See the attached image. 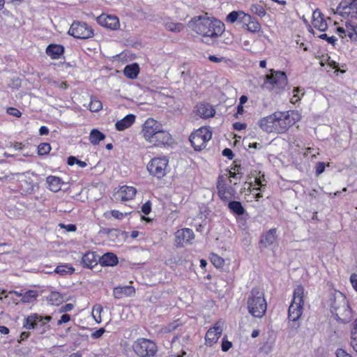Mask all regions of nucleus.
Wrapping results in <instances>:
<instances>
[{"label":"nucleus","mask_w":357,"mask_h":357,"mask_svg":"<svg viewBox=\"0 0 357 357\" xmlns=\"http://www.w3.org/2000/svg\"><path fill=\"white\" fill-rule=\"evenodd\" d=\"M189 26L197 33L203 37L205 43L220 36L225 31V24L220 20L208 15L195 17L190 22Z\"/></svg>","instance_id":"f257e3e1"},{"label":"nucleus","mask_w":357,"mask_h":357,"mask_svg":"<svg viewBox=\"0 0 357 357\" xmlns=\"http://www.w3.org/2000/svg\"><path fill=\"white\" fill-rule=\"evenodd\" d=\"M141 133L144 140L153 146L166 144L172 139L171 135L164 130L162 123L152 118L145 121Z\"/></svg>","instance_id":"f03ea898"},{"label":"nucleus","mask_w":357,"mask_h":357,"mask_svg":"<svg viewBox=\"0 0 357 357\" xmlns=\"http://www.w3.org/2000/svg\"><path fill=\"white\" fill-rule=\"evenodd\" d=\"M247 307L248 312L255 317H262L267 308L264 291L260 288H254L248 297Z\"/></svg>","instance_id":"7ed1b4c3"},{"label":"nucleus","mask_w":357,"mask_h":357,"mask_svg":"<svg viewBox=\"0 0 357 357\" xmlns=\"http://www.w3.org/2000/svg\"><path fill=\"white\" fill-rule=\"evenodd\" d=\"M282 112H275L260 120L259 127L266 132L284 133L287 130V124Z\"/></svg>","instance_id":"20e7f679"},{"label":"nucleus","mask_w":357,"mask_h":357,"mask_svg":"<svg viewBox=\"0 0 357 357\" xmlns=\"http://www.w3.org/2000/svg\"><path fill=\"white\" fill-rule=\"evenodd\" d=\"M332 313L337 319L342 321H348L351 317V310L346 297L340 292L334 296L331 304Z\"/></svg>","instance_id":"39448f33"},{"label":"nucleus","mask_w":357,"mask_h":357,"mask_svg":"<svg viewBox=\"0 0 357 357\" xmlns=\"http://www.w3.org/2000/svg\"><path fill=\"white\" fill-rule=\"evenodd\" d=\"M304 288L298 285L294 291L292 302L289 307V319L293 321H297L303 313Z\"/></svg>","instance_id":"423d86ee"},{"label":"nucleus","mask_w":357,"mask_h":357,"mask_svg":"<svg viewBox=\"0 0 357 357\" xmlns=\"http://www.w3.org/2000/svg\"><path fill=\"white\" fill-rule=\"evenodd\" d=\"M212 132L207 127H202L190 136L191 145L195 151H200L206 147L208 142L211 139Z\"/></svg>","instance_id":"0eeeda50"},{"label":"nucleus","mask_w":357,"mask_h":357,"mask_svg":"<svg viewBox=\"0 0 357 357\" xmlns=\"http://www.w3.org/2000/svg\"><path fill=\"white\" fill-rule=\"evenodd\" d=\"M135 353L140 357L153 356L157 351L155 344L146 338H139L132 344Z\"/></svg>","instance_id":"6e6552de"},{"label":"nucleus","mask_w":357,"mask_h":357,"mask_svg":"<svg viewBox=\"0 0 357 357\" xmlns=\"http://www.w3.org/2000/svg\"><path fill=\"white\" fill-rule=\"evenodd\" d=\"M168 164L165 157L154 158L148 163L147 170L151 175L161 178L167 173Z\"/></svg>","instance_id":"1a4fd4ad"},{"label":"nucleus","mask_w":357,"mask_h":357,"mask_svg":"<svg viewBox=\"0 0 357 357\" xmlns=\"http://www.w3.org/2000/svg\"><path fill=\"white\" fill-rule=\"evenodd\" d=\"M287 84V78L284 72L271 70V73L266 76L264 86L268 89H283Z\"/></svg>","instance_id":"9d476101"},{"label":"nucleus","mask_w":357,"mask_h":357,"mask_svg":"<svg viewBox=\"0 0 357 357\" xmlns=\"http://www.w3.org/2000/svg\"><path fill=\"white\" fill-rule=\"evenodd\" d=\"M70 35L79 39H88L93 36L92 28L85 22H74L68 31Z\"/></svg>","instance_id":"9b49d317"},{"label":"nucleus","mask_w":357,"mask_h":357,"mask_svg":"<svg viewBox=\"0 0 357 357\" xmlns=\"http://www.w3.org/2000/svg\"><path fill=\"white\" fill-rule=\"evenodd\" d=\"M335 25H337L336 33L342 38L348 37L351 40H357V24L345 21L340 24L335 22Z\"/></svg>","instance_id":"f8f14e48"},{"label":"nucleus","mask_w":357,"mask_h":357,"mask_svg":"<svg viewBox=\"0 0 357 357\" xmlns=\"http://www.w3.org/2000/svg\"><path fill=\"white\" fill-rule=\"evenodd\" d=\"M334 13L344 17L351 16L357 19V0H342Z\"/></svg>","instance_id":"ddd939ff"},{"label":"nucleus","mask_w":357,"mask_h":357,"mask_svg":"<svg viewBox=\"0 0 357 357\" xmlns=\"http://www.w3.org/2000/svg\"><path fill=\"white\" fill-rule=\"evenodd\" d=\"M225 326V322L222 320H219L216 322L214 327L210 328L205 336L206 342L207 344L212 346L215 344L220 336L221 335Z\"/></svg>","instance_id":"4468645a"},{"label":"nucleus","mask_w":357,"mask_h":357,"mask_svg":"<svg viewBox=\"0 0 357 357\" xmlns=\"http://www.w3.org/2000/svg\"><path fill=\"white\" fill-rule=\"evenodd\" d=\"M137 190L132 186H121L114 195V199L119 202H126L134 198Z\"/></svg>","instance_id":"2eb2a0df"},{"label":"nucleus","mask_w":357,"mask_h":357,"mask_svg":"<svg viewBox=\"0 0 357 357\" xmlns=\"http://www.w3.org/2000/svg\"><path fill=\"white\" fill-rule=\"evenodd\" d=\"M98 23L111 30H117L120 27L119 18L114 15H100L97 17Z\"/></svg>","instance_id":"dca6fc26"},{"label":"nucleus","mask_w":357,"mask_h":357,"mask_svg":"<svg viewBox=\"0 0 357 357\" xmlns=\"http://www.w3.org/2000/svg\"><path fill=\"white\" fill-rule=\"evenodd\" d=\"M51 319L50 317H42L37 314H33L28 317L24 323V327L26 329H34L38 328V326H43Z\"/></svg>","instance_id":"f3484780"},{"label":"nucleus","mask_w":357,"mask_h":357,"mask_svg":"<svg viewBox=\"0 0 357 357\" xmlns=\"http://www.w3.org/2000/svg\"><path fill=\"white\" fill-rule=\"evenodd\" d=\"M175 242L177 245H183L184 244L191 243L194 239L195 235L192 229L185 228L178 230L175 234Z\"/></svg>","instance_id":"a211bd4d"},{"label":"nucleus","mask_w":357,"mask_h":357,"mask_svg":"<svg viewBox=\"0 0 357 357\" xmlns=\"http://www.w3.org/2000/svg\"><path fill=\"white\" fill-rule=\"evenodd\" d=\"M196 114L202 119H208L213 117L215 114V110L208 103L201 102L196 105L195 110Z\"/></svg>","instance_id":"6ab92c4d"},{"label":"nucleus","mask_w":357,"mask_h":357,"mask_svg":"<svg viewBox=\"0 0 357 357\" xmlns=\"http://www.w3.org/2000/svg\"><path fill=\"white\" fill-rule=\"evenodd\" d=\"M135 294V289L130 285L116 287L113 289V296L115 298L121 299L125 297H132Z\"/></svg>","instance_id":"aec40b11"},{"label":"nucleus","mask_w":357,"mask_h":357,"mask_svg":"<svg viewBox=\"0 0 357 357\" xmlns=\"http://www.w3.org/2000/svg\"><path fill=\"white\" fill-rule=\"evenodd\" d=\"M277 238V229L275 228H273L261 236L260 244L264 248H268L273 245V243L276 242Z\"/></svg>","instance_id":"412c9836"},{"label":"nucleus","mask_w":357,"mask_h":357,"mask_svg":"<svg viewBox=\"0 0 357 357\" xmlns=\"http://www.w3.org/2000/svg\"><path fill=\"white\" fill-rule=\"evenodd\" d=\"M99 256L93 252H87L82 259V264L84 267L92 268L96 266L99 261Z\"/></svg>","instance_id":"4be33fe9"},{"label":"nucleus","mask_w":357,"mask_h":357,"mask_svg":"<svg viewBox=\"0 0 357 357\" xmlns=\"http://www.w3.org/2000/svg\"><path fill=\"white\" fill-rule=\"evenodd\" d=\"M312 25L321 31L327 29V24L323 17L322 13L319 10H315L312 14Z\"/></svg>","instance_id":"5701e85b"},{"label":"nucleus","mask_w":357,"mask_h":357,"mask_svg":"<svg viewBox=\"0 0 357 357\" xmlns=\"http://www.w3.org/2000/svg\"><path fill=\"white\" fill-rule=\"evenodd\" d=\"M135 121V116L133 114H128L123 119L118 121L115 123V127L117 130L123 131L130 128Z\"/></svg>","instance_id":"b1692460"},{"label":"nucleus","mask_w":357,"mask_h":357,"mask_svg":"<svg viewBox=\"0 0 357 357\" xmlns=\"http://www.w3.org/2000/svg\"><path fill=\"white\" fill-rule=\"evenodd\" d=\"M282 113L284 120H286V123L287 124V128L301 119V114L298 111L293 110Z\"/></svg>","instance_id":"393cba45"},{"label":"nucleus","mask_w":357,"mask_h":357,"mask_svg":"<svg viewBox=\"0 0 357 357\" xmlns=\"http://www.w3.org/2000/svg\"><path fill=\"white\" fill-rule=\"evenodd\" d=\"M248 20H249V15L242 11H232L227 16L226 18L227 22L230 23H234L237 20H239L241 23L246 22Z\"/></svg>","instance_id":"a878e982"},{"label":"nucleus","mask_w":357,"mask_h":357,"mask_svg":"<svg viewBox=\"0 0 357 357\" xmlns=\"http://www.w3.org/2000/svg\"><path fill=\"white\" fill-rule=\"evenodd\" d=\"M99 263L101 266H113L118 263V258L114 253L107 252L99 259Z\"/></svg>","instance_id":"bb28decb"},{"label":"nucleus","mask_w":357,"mask_h":357,"mask_svg":"<svg viewBox=\"0 0 357 357\" xmlns=\"http://www.w3.org/2000/svg\"><path fill=\"white\" fill-rule=\"evenodd\" d=\"M47 183L50 190L57 192L61 190L63 182L61 178L54 176H49L46 178Z\"/></svg>","instance_id":"cd10ccee"},{"label":"nucleus","mask_w":357,"mask_h":357,"mask_svg":"<svg viewBox=\"0 0 357 357\" xmlns=\"http://www.w3.org/2000/svg\"><path fill=\"white\" fill-rule=\"evenodd\" d=\"M63 52V47L59 45L51 44L46 49V53L52 59H59Z\"/></svg>","instance_id":"c85d7f7f"},{"label":"nucleus","mask_w":357,"mask_h":357,"mask_svg":"<svg viewBox=\"0 0 357 357\" xmlns=\"http://www.w3.org/2000/svg\"><path fill=\"white\" fill-rule=\"evenodd\" d=\"M243 26H246V29L252 33L258 32L261 29L260 24L255 19H253L249 15V20L246 22H242Z\"/></svg>","instance_id":"c756f323"},{"label":"nucleus","mask_w":357,"mask_h":357,"mask_svg":"<svg viewBox=\"0 0 357 357\" xmlns=\"http://www.w3.org/2000/svg\"><path fill=\"white\" fill-rule=\"evenodd\" d=\"M139 71V68L138 65L135 63L126 66L124 68L123 73L127 77L130 79H135L137 77Z\"/></svg>","instance_id":"7c9ffc66"},{"label":"nucleus","mask_w":357,"mask_h":357,"mask_svg":"<svg viewBox=\"0 0 357 357\" xmlns=\"http://www.w3.org/2000/svg\"><path fill=\"white\" fill-rule=\"evenodd\" d=\"M163 25L168 31L172 32L178 33L183 29V24L181 23H176L169 20L163 21Z\"/></svg>","instance_id":"2f4dec72"},{"label":"nucleus","mask_w":357,"mask_h":357,"mask_svg":"<svg viewBox=\"0 0 357 357\" xmlns=\"http://www.w3.org/2000/svg\"><path fill=\"white\" fill-rule=\"evenodd\" d=\"M218 188V195L222 199H229L233 197L234 194V191L233 189H229L226 190L225 186L223 185H222L220 183H219Z\"/></svg>","instance_id":"473e14b6"},{"label":"nucleus","mask_w":357,"mask_h":357,"mask_svg":"<svg viewBox=\"0 0 357 357\" xmlns=\"http://www.w3.org/2000/svg\"><path fill=\"white\" fill-rule=\"evenodd\" d=\"M38 294L35 290H29L24 293L21 301L24 303H30L36 301Z\"/></svg>","instance_id":"72a5a7b5"},{"label":"nucleus","mask_w":357,"mask_h":357,"mask_svg":"<svg viewBox=\"0 0 357 357\" xmlns=\"http://www.w3.org/2000/svg\"><path fill=\"white\" fill-rule=\"evenodd\" d=\"M105 139V135L99 130L93 129L91 131L89 140L93 144H98Z\"/></svg>","instance_id":"f704fd0d"},{"label":"nucleus","mask_w":357,"mask_h":357,"mask_svg":"<svg viewBox=\"0 0 357 357\" xmlns=\"http://www.w3.org/2000/svg\"><path fill=\"white\" fill-rule=\"evenodd\" d=\"M75 268L69 264H63L58 266L54 270V273H58L61 275L66 274H72L74 273Z\"/></svg>","instance_id":"c9c22d12"},{"label":"nucleus","mask_w":357,"mask_h":357,"mask_svg":"<svg viewBox=\"0 0 357 357\" xmlns=\"http://www.w3.org/2000/svg\"><path fill=\"white\" fill-rule=\"evenodd\" d=\"M229 209L237 215H243L245 209L239 202L233 201L229 203Z\"/></svg>","instance_id":"e433bc0d"},{"label":"nucleus","mask_w":357,"mask_h":357,"mask_svg":"<svg viewBox=\"0 0 357 357\" xmlns=\"http://www.w3.org/2000/svg\"><path fill=\"white\" fill-rule=\"evenodd\" d=\"M47 301L51 305H58L63 301V298L59 292L52 291L47 296Z\"/></svg>","instance_id":"4c0bfd02"},{"label":"nucleus","mask_w":357,"mask_h":357,"mask_svg":"<svg viewBox=\"0 0 357 357\" xmlns=\"http://www.w3.org/2000/svg\"><path fill=\"white\" fill-rule=\"evenodd\" d=\"M88 108L92 112H97L102 109V102L97 98H91Z\"/></svg>","instance_id":"58836bf2"},{"label":"nucleus","mask_w":357,"mask_h":357,"mask_svg":"<svg viewBox=\"0 0 357 357\" xmlns=\"http://www.w3.org/2000/svg\"><path fill=\"white\" fill-rule=\"evenodd\" d=\"M351 344L357 352V319L352 324Z\"/></svg>","instance_id":"ea45409f"},{"label":"nucleus","mask_w":357,"mask_h":357,"mask_svg":"<svg viewBox=\"0 0 357 357\" xmlns=\"http://www.w3.org/2000/svg\"><path fill=\"white\" fill-rule=\"evenodd\" d=\"M211 261L216 268H222L224 266L225 261L224 259L215 254H212L211 255Z\"/></svg>","instance_id":"a19ab883"},{"label":"nucleus","mask_w":357,"mask_h":357,"mask_svg":"<svg viewBox=\"0 0 357 357\" xmlns=\"http://www.w3.org/2000/svg\"><path fill=\"white\" fill-rule=\"evenodd\" d=\"M51 150V146L48 143H41L38 146V153L39 155L47 154Z\"/></svg>","instance_id":"79ce46f5"},{"label":"nucleus","mask_w":357,"mask_h":357,"mask_svg":"<svg viewBox=\"0 0 357 357\" xmlns=\"http://www.w3.org/2000/svg\"><path fill=\"white\" fill-rule=\"evenodd\" d=\"M251 10L252 13H254L255 14L261 17H263L266 14L264 8L259 5H252L251 7Z\"/></svg>","instance_id":"37998d69"},{"label":"nucleus","mask_w":357,"mask_h":357,"mask_svg":"<svg viewBox=\"0 0 357 357\" xmlns=\"http://www.w3.org/2000/svg\"><path fill=\"white\" fill-rule=\"evenodd\" d=\"M68 164L69 165H73L75 164H77L80 167H86V162H84V161H81V160H77L75 157L74 156H70L68 158Z\"/></svg>","instance_id":"c03bdc74"},{"label":"nucleus","mask_w":357,"mask_h":357,"mask_svg":"<svg viewBox=\"0 0 357 357\" xmlns=\"http://www.w3.org/2000/svg\"><path fill=\"white\" fill-rule=\"evenodd\" d=\"M110 213L112 217H114L115 219H117V220H122L125 217H126L128 214H130V213H128V212L122 213L117 210H113L110 212Z\"/></svg>","instance_id":"a18cd8bd"},{"label":"nucleus","mask_w":357,"mask_h":357,"mask_svg":"<svg viewBox=\"0 0 357 357\" xmlns=\"http://www.w3.org/2000/svg\"><path fill=\"white\" fill-rule=\"evenodd\" d=\"M319 37L323 40H326L328 43L333 45H334L337 41V38L335 36H328L326 33H322Z\"/></svg>","instance_id":"49530a36"},{"label":"nucleus","mask_w":357,"mask_h":357,"mask_svg":"<svg viewBox=\"0 0 357 357\" xmlns=\"http://www.w3.org/2000/svg\"><path fill=\"white\" fill-rule=\"evenodd\" d=\"M102 307L100 305H96V306L93 307V318L95 319V320L97 322L100 321L98 319V318H97V314L98 315V318L100 319V314L102 312Z\"/></svg>","instance_id":"de8ad7c7"},{"label":"nucleus","mask_w":357,"mask_h":357,"mask_svg":"<svg viewBox=\"0 0 357 357\" xmlns=\"http://www.w3.org/2000/svg\"><path fill=\"white\" fill-rule=\"evenodd\" d=\"M256 185L260 187H264L266 184V181L265 179L264 175H259L258 177L255 178Z\"/></svg>","instance_id":"09e8293b"},{"label":"nucleus","mask_w":357,"mask_h":357,"mask_svg":"<svg viewBox=\"0 0 357 357\" xmlns=\"http://www.w3.org/2000/svg\"><path fill=\"white\" fill-rule=\"evenodd\" d=\"M232 344L231 342L228 341L227 340L223 339L222 342V350L223 351H227L231 347Z\"/></svg>","instance_id":"8fccbe9b"},{"label":"nucleus","mask_w":357,"mask_h":357,"mask_svg":"<svg viewBox=\"0 0 357 357\" xmlns=\"http://www.w3.org/2000/svg\"><path fill=\"white\" fill-rule=\"evenodd\" d=\"M59 227L61 228L65 229L67 231H76V226L73 224L69 225H64V224H59Z\"/></svg>","instance_id":"3c124183"},{"label":"nucleus","mask_w":357,"mask_h":357,"mask_svg":"<svg viewBox=\"0 0 357 357\" xmlns=\"http://www.w3.org/2000/svg\"><path fill=\"white\" fill-rule=\"evenodd\" d=\"M178 326V324L176 322L172 323L169 324L168 326H165L163 330L165 333L171 332L174 330H175Z\"/></svg>","instance_id":"603ef678"},{"label":"nucleus","mask_w":357,"mask_h":357,"mask_svg":"<svg viewBox=\"0 0 357 357\" xmlns=\"http://www.w3.org/2000/svg\"><path fill=\"white\" fill-rule=\"evenodd\" d=\"M7 112L9 114H10L13 116H16V117H19L22 114V113L18 109L13 108V107L8 108L7 110Z\"/></svg>","instance_id":"864d4df0"},{"label":"nucleus","mask_w":357,"mask_h":357,"mask_svg":"<svg viewBox=\"0 0 357 357\" xmlns=\"http://www.w3.org/2000/svg\"><path fill=\"white\" fill-rule=\"evenodd\" d=\"M325 164L324 162H319L316 166V173L319 175L324 172Z\"/></svg>","instance_id":"5fc2aeb1"},{"label":"nucleus","mask_w":357,"mask_h":357,"mask_svg":"<svg viewBox=\"0 0 357 357\" xmlns=\"http://www.w3.org/2000/svg\"><path fill=\"white\" fill-rule=\"evenodd\" d=\"M310 154L312 155V158H316L317 155L319 154V152L312 148H307L306 149L305 155H308Z\"/></svg>","instance_id":"6e6d98bb"},{"label":"nucleus","mask_w":357,"mask_h":357,"mask_svg":"<svg viewBox=\"0 0 357 357\" xmlns=\"http://www.w3.org/2000/svg\"><path fill=\"white\" fill-rule=\"evenodd\" d=\"M350 281L354 289L357 291V274H352L350 277Z\"/></svg>","instance_id":"4d7b16f0"},{"label":"nucleus","mask_w":357,"mask_h":357,"mask_svg":"<svg viewBox=\"0 0 357 357\" xmlns=\"http://www.w3.org/2000/svg\"><path fill=\"white\" fill-rule=\"evenodd\" d=\"M142 211L145 215H148L151 212V204L149 202H146L142 206Z\"/></svg>","instance_id":"13d9d810"},{"label":"nucleus","mask_w":357,"mask_h":357,"mask_svg":"<svg viewBox=\"0 0 357 357\" xmlns=\"http://www.w3.org/2000/svg\"><path fill=\"white\" fill-rule=\"evenodd\" d=\"M300 91L298 88H294L293 90L294 92V96L292 98V102H296L300 100V97L298 95V93Z\"/></svg>","instance_id":"bf43d9fd"},{"label":"nucleus","mask_w":357,"mask_h":357,"mask_svg":"<svg viewBox=\"0 0 357 357\" xmlns=\"http://www.w3.org/2000/svg\"><path fill=\"white\" fill-rule=\"evenodd\" d=\"M70 317L68 314H63L61 319L58 321V324H61L63 323H67L70 321Z\"/></svg>","instance_id":"052dcab7"},{"label":"nucleus","mask_w":357,"mask_h":357,"mask_svg":"<svg viewBox=\"0 0 357 357\" xmlns=\"http://www.w3.org/2000/svg\"><path fill=\"white\" fill-rule=\"evenodd\" d=\"M336 356L337 357H351L349 354H347L342 349H337V351H336Z\"/></svg>","instance_id":"680f3d73"},{"label":"nucleus","mask_w":357,"mask_h":357,"mask_svg":"<svg viewBox=\"0 0 357 357\" xmlns=\"http://www.w3.org/2000/svg\"><path fill=\"white\" fill-rule=\"evenodd\" d=\"M222 155L229 158V159H232L233 158V153L231 149H225L222 151Z\"/></svg>","instance_id":"e2e57ef3"},{"label":"nucleus","mask_w":357,"mask_h":357,"mask_svg":"<svg viewBox=\"0 0 357 357\" xmlns=\"http://www.w3.org/2000/svg\"><path fill=\"white\" fill-rule=\"evenodd\" d=\"M73 305L71 303L66 304L65 305L62 306L61 308V312H68L73 310Z\"/></svg>","instance_id":"0e129e2a"},{"label":"nucleus","mask_w":357,"mask_h":357,"mask_svg":"<svg viewBox=\"0 0 357 357\" xmlns=\"http://www.w3.org/2000/svg\"><path fill=\"white\" fill-rule=\"evenodd\" d=\"M105 333L104 328H100L93 333H92V337L95 338H98L102 335V334Z\"/></svg>","instance_id":"69168bd1"},{"label":"nucleus","mask_w":357,"mask_h":357,"mask_svg":"<svg viewBox=\"0 0 357 357\" xmlns=\"http://www.w3.org/2000/svg\"><path fill=\"white\" fill-rule=\"evenodd\" d=\"M246 127V125L242 123H236L234 124V128L236 130H241L245 129Z\"/></svg>","instance_id":"338daca9"},{"label":"nucleus","mask_w":357,"mask_h":357,"mask_svg":"<svg viewBox=\"0 0 357 357\" xmlns=\"http://www.w3.org/2000/svg\"><path fill=\"white\" fill-rule=\"evenodd\" d=\"M228 174H229V177L233 178L236 180H238L241 178V176H239V173H236V172L229 171Z\"/></svg>","instance_id":"774afa93"}]
</instances>
